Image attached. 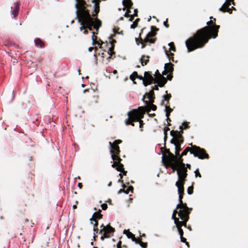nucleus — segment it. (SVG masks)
Segmentation results:
<instances>
[{
    "mask_svg": "<svg viewBox=\"0 0 248 248\" xmlns=\"http://www.w3.org/2000/svg\"><path fill=\"white\" fill-rule=\"evenodd\" d=\"M187 192L189 195H191L193 193V186H191L188 187Z\"/></svg>",
    "mask_w": 248,
    "mask_h": 248,
    "instance_id": "obj_46",
    "label": "nucleus"
},
{
    "mask_svg": "<svg viewBox=\"0 0 248 248\" xmlns=\"http://www.w3.org/2000/svg\"><path fill=\"white\" fill-rule=\"evenodd\" d=\"M192 210H186L183 211H179V217L182 220L180 221L179 219H175V224L176 226H180L182 228L183 226L187 228L186 223L189 219V214Z\"/></svg>",
    "mask_w": 248,
    "mask_h": 248,
    "instance_id": "obj_9",
    "label": "nucleus"
},
{
    "mask_svg": "<svg viewBox=\"0 0 248 248\" xmlns=\"http://www.w3.org/2000/svg\"><path fill=\"white\" fill-rule=\"evenodd\" d=\"M189 145H191L193 148V151H192V152H191V154H193L195 157H197L201 159L209 158V156L205 149L195 145H193L192 143H190Z\"/></svg>",
    "mask_w": 248,
    "mask_h": 248,
    "instance_id": "obj_10",
    "label": "nucleus"
},
{
    "mask_svg": "<svg viewBox=\"0 0 248 248\" xmlns=\"http://www.w3.org/2000/svg\"><path fill=\"white\" fill-rule=\"evenodd\" d=\"M78 22L81 25L80 30L81 31L84 30L83 33L85 34L88 33L87 29H89L90 31H93V29H94L97 31L102 26L101 21L96 17L95 19L92 17L91 21H88L87 19H81L80 21Z\"/></svg>",
    "mask_w": 248,
    "mask_h": 248,
    "instance_id": "obj_2",
    "label": "nucleus"
},
{
    "mask_svg": "<svg viewBox=\"0 0 248 248\" xmlns=\"http://www.w3.org/2000/svg\"><path fill=\"white\" fill-rule=\"evenodd\" d=\"M102 229L100 231V233L102 234L101 239L103 240L104 238H108L113 235L115 232V229L110 225L108 224L106 226L102 224L101 226Z\"/></svg>",
    "mask_w": 248,
    "mask_h": 248,
    "instance_id": "obj_12",
    "label": "nucleus"
},
{
    "mask_svg": "<svg viewBox=\"0 0 248 248\" xmlns=\"http://www.w3.org/2000/svg\"><path fill=\"white\" fill-rule=\"evenodd\" d=\"M189 127L188 123L184 122L183 123L182 125L179 127V129L183 130L184 129H186Z\"/></svg>",
    "mask_w": 248,
    "mask_h": 248,
    "instance_id": "obj_41",
    "label": "nucleus"
},
{
    "mask_svg": "<svg viewBox=\"0 0 248 248\" xmlns=\"http://www.w3.org/2000/svg\"><path fill=\"white\" fill-rule=\"evenodd\" d=\"M140 18H137L133 22V23L131 25L130 28L131 29H135L138 27V23L140 21Z\"/></svg>",
    "mask_w": 248,
    "mask_h": 248,
    "instance_id": "obj_39",
    "label": "nucleus"
},
{
    "mask_svg": "<svg viewBox=\"0 0 248 248\" xmlns=\"http://www.w3.org/2000/svg\"><path fill=\"white\" fill-rule=\"evenodd\" d=\"M124 233L125 234L128 238L131 239L133 241L135 242L136 241H137L138 238H136L135 235L130 232L128 230H124Z\"/></svg>",
    "mask_w": 248,
    "mask_h": 248,
    "instance_id": "obj_24",
    "label": "nucleus"
},
{
    "mask_svg": "<svg viewBox=\"0 0 248 248\" xmlns=\"http://www.w3.org/2000/svg\"><path fill=\"white\" fill-rule=\"evenodd\" d=\"M77 3L76 4L77 17L78 21L80 22L81 19H87L88 21L92 20V16L89 11L87 9V4L84 0H76Z\"/></svg>",
    "mask_w": 248,
    "mask_h": 248,
    "instance_id": "obj_3",
    "label": "nucleus"
},
{
    "mask_svg": "<svg viewBox=\"0 0 248 248\" xmlns=\"http://www.w3.org/2000/svg\"><path fill=\"white\" fill-rule=\"evenodd\" d=\"M101 210L100 209L99 210L98 212H95L91 218H90V221L95 220V219H101L103 217V215L101 214Z\"/></svg>",
    "mask_w": 248,
    "mask_h": 248,
    "instance_id": "obj_21",
    "label": "nucleus"
},
{
    "mask_svg": "<svg viewBox=\"0 0 248 248\" xmlns=\"http://www.w3.org/2000/svg\"><path fill=\"white\" fill-rule=\"evenodd\" d=\"M134 188L132 186H129L126 190L125 193L128 194L129 192L133 193Z\"/></svg>",
    "mask_w": 248,
    "mask_h": 248,
    "instance_id": "obj_45",
    "label": "nucleus"
},
{
    "mask_svg": "<svg viewBox=\"0 0 248 248\" xmlns=\"http://www.w3.org/2000/svg\"><path fill=\"white\" fill-rule=\"evenodd\" d=\"M164 25L166 28H169V25L168 24V19H167L164 22Z\"/></svg>",
    "mask_w": 248,
    "mask_h": 248,
    "instance_id": "obj_57",
    "label": "nucleus"
},
{
    "mask_svg": "<svg viewBox=\"0 0 248 248\" xmlns=\"http://www.w3.org/2000/svg\"><path fill=\"white\" fill-rule=\"evenodd\" d=\"M169 72L166 70L165 69V70H164L162 72V76L163 75H166L167 74V73H168Z\"/></svg>",
    "mask_w": 248,
    "mask_h": 248,
    "instance_id": "obj_63",
    "label": "nucleus"
},
{
    "mask_svg": "<svg viewBox=\"0 0 248 248\" xmlns=\"http://www.w3.org/2000/svg\"><path fill=\"white\" fill-rule=\"evenodd\" d=\"M92 33H93V35L92 36V41H93V45L97 44V45H98V46H99L100 47H101V46L103 44V42L101 40H99V41H97L96 40L97 37L95 35V32L94 31H93Z\"/></svg>",
    "mask_w": 248,
    "mask_h": 248,
    "instance_id": "obj_23",
    "label": "nucleus"
},
{
    "mask_svg": "<svg viewBox=\"0 0 248 248\" xmlns=\"http://www.w3.org/2000/svg\"><path fill=\"white\" fill-rule=\"evenodd\" d=\"M122 242L121 241H119L117 244V248H122Z\"/></svg>",
    "mask_w": 248,
    "mask_h": 248,
    "instance_id": "obj_56",
    "label": "nucleus"
},
{
    "mask_svg": "<svg viewBox=\"0 0 248 248\" xmlns=\"http://www.w3.org/2000/svg\"><path fill=\"white\" fill-rule=\"evenodd\" d=\"M165 53H166V55L168 57V58L169 59L170 61H172V62H174V57H173L174 54L173 53L170 52L169 51L166 50Z\"/></svg>",
    "mask_w": 248,
    "mask_h": 248,
    "instance_id": "obj_36",
    "label": "nucleus"
},
{
    "mask_svg": "<svg viewBox=\"0 0 248 248\" xmlns=\"http://www.w3.org/2000/svg\"><path fill=\"white\" fill-rule=\"evenodd\" d=\"M123 187V189H120V190L118 192V193L119 194H120L122 192H124L125 193V188L126 187V186L124 184H123L122 185Z\"/></svg>",
    "mask_w": 248,
    "mask_h": 248,
    "instance_id": "obj_50",
    "label": "nucleus"
},
{
    "mask_svg": "<svg viewBox=\"0 0 248 248\" xmlns=\"http://www.w3.org/2000/svg\"><path fill=\"white\" fill-rule=\"evenodd\" d=\"M167 93H168V91H166V93H167V94L166 95H164L163 96V98H164V99L165 101H167L166 105H169V100L170 99V98L171 97V94L170 93L168 94Z\"/></svg>",
    "mask_w": 248,
    "mask_h": 248,
    "instance_id": "obj_37",
    "label": "nucleus"
},
{
    "mask_svg": "<svg viewBox=\"0 0 248 248\" xmlns=\"http://www.w3.org/2000/svg\"><path fill=\"white\" fill-rule=\"evenodd\" d=\"M138 122H139L140 123V128L141 129V130H142V128L144 123H143V121L141 120V119H140Z\"/></svg>",
    "mask_w": 248,
    "mask_h": 248,
    "instance_id": "obj_52",
    "label": "nucleus"
},
{
    "mask_svg": "<svg viewBox=\"0 0 248 248\" xmlns=\"http://www.w3.org/2000/svg\"><path fill=\"white\" fill-rule=\"evenodd\" d=\"M119 30V28H118L117 29H114L113 30V32L115 34H116V33H119V31H118V30Z\"/></svg>",
    "mask_w": 248,
    "mask_h": 248,
    "instance_id": "obj_62",
    "label": "nucleus"
},
{
    "mask_svg": "<svg viewBox=\"0 0 248 248\" xmlns=\"http://www.w3.org/2000/svg\"><path fill=\"white\" fill-rule=\"evenodd\" d=\"M173 66L174 65L172 63L169 62L165 64L164 68L169 73H172L174 70Z\"/></svg>",
    "mask_w": 248,
    "mask_h": 248,
    "instance_id": "obj_28",
    "label": "nucleus"
},
{
    "mask_svg": "<svg viewBox=\"0 0 248 248\" xmlns=\"http://www.w3.org/2000/svg\"><path fill=\"white\" fill-rule=\"evenodd\" d=\"M136 244H139L143 248H147V243L143 242L141 241V239L140 238H138L137 241H135Z\"/></svg>",
    "mask_w": 248,
    "mask_h": 248,
    "instance_id": "obj_32",
    "label": "nucleus"
},
{
    "mask_svg": "<svg viewBox=\"0 0 248 248\" xmlns=\"http://www.w3.org/2000/svg\"><path fill=\"white\" fill-rule=\"evenodd\" d=\"M184 142V138L182 139H179L177 140H176V142L174 143H172L173 144H180L181 145Z\"/></svg>",
    "mask_w": 248,
    "mask_h": 248,
    "instance_id": "obj_48",
    "label": "nucleus"
},
{
    "mask_svg": "<svg viewBox=\"0 0 248 248\" xmlns=\"http://www.w3.org/2000/svg\"><path fill=\"white\" fill-rule=\"evenodd\" d=\"M192 151H193V148L192 146L191 147H187L185 149L181 155L179 154L177 157L183 158L182 157L184 155H186L188 152L191 154V152H192Z\"/></svg>",
    "mask_w": 248,
    "mask_h": 248,
    "instance_id": "obj_25",
    "label": "nucleus"
},
{
    "mask_svg": "<svg viewBox=\"0 0 248 248\" xmlns=\"http://www.w3.org/2000/svg\"><path fill=\"white\" fill-rule=\"evenodd\" d=\"M145 95L143 96V100L144 102V103L146 104V106L143 107L144 108L145 112H149L151 110H153L154 111L156 110L157 109V107L153 104V103H149L147 101H144V99L145 98Z\"/></svg>",
    "mask_w": 248,
    "mask_h": 248,
    "instance_id": "obj_18",
    "label": "nucleus"
},
{
    "mask_svg": "<svg viewBox=\"0 0 248 248\" xmlns=\"http://www.w3.org/2000/svg\"><path fill=\"white\" fill-rule=\"evenodd\" d=\"M168 45L170 46V51L171 50L173 52H176V49L173 42L170 43Z\"/></svg>",
    "mask_w": 248,
    "mask_h": 248,
    "instance_id": "obj_42",
    "label": "nucleus"
},
{
    "mask_svg": "<svg viewBox=\"0 0 248 248\" xmlns=\"http://www.w3.org/2000/svg\"><path fill=\"white\" fill-rule=\"evenodd\" d=\"M172 109L170 108L169 105H166L165 107V111H166V116L167 117V121H171V119L170 118V113L172 111Z\"/></svg>",
    "mask_w": 248,
    "mask_h": 248,
    "instance_id": "obj_26",
    "label": "nucleus"
},
{
    "mask_svg": "<svg viewBox=\"0 0 248 248\" xmlns=\"http://www.w3.org/2000/svg\"><path fill=\"white\" fill-rule=\"evenodd\" d=\"M131 13L130 9H127L126 12L125 13L124 16L126 17H130L129 20L132 21L133 20V15H130L129 13Z\"/></svg>",
    "mask_w": 248,
    "mask_h": 248,
    "instance_id": "obj_34",
    "label": "nucleus"
},
{
    "mask_svg": "<svg viewBox=\"0 0 248 248\" xmlns=\"http://www.w3.org/2000/svg\"><path fill=\"white\" fill-rule=\"evenodd\" d=\"M158 86V85H155L154 87L153 88V89L152 90H153V91H154V90L158 91L159 90Z\"/></svg>",
    "mask_w": 248,
    "mask_h": 248,
    "instance_id": "obj_59",
    "label": "nucleus"
},
{
    "mask_svg": "<svg viewBox=\"0 0 248 248\" xmlns=\"http://www.w3.org/2000/svg\"><path fill=\"white\" fill-rule=\"evenodd\" d=\"M137 78L136 77L135 75H133V73H132V75H130V78L131 80H132L133 81V83L134 84H136V82L135 81V79L136 78Z\"/></svg>",
    "mask_w": 248,
    "mask_h": 248,
    "instance_id": "obj_49",
    "label": "nucleus"
},
{
    "mask_svg": "<svg viewBox=\"0 0 248 248\" xmlns=\"http://www.w3.org/2000/svg\"><path fill=\"white\" fill-rule=\"evenodd\" d=\"M181 163V165L182 166V168L181 170H177V175L178 180L175 183V186L177 187H184V185L186 181V178L187 176V170L185 167V164L180 162Z\"/></svg>",
    "mask_w": 248,
    "mask_h": 248,
    "instance_id": "obj_7",
    "label": "nucleus"
},
{
    "mask_svg": "<svg viewBox=\"0 0 248 248\" xmlns=\"http://www.w3.org/2000/svg\"><path fill=\"white\" fill-rule=\"evenodd\" d=\"M93 221L95 222V223L94 224V227H97L98 225V222L97 219H95V220H93Z\"/></svg>",
    "mask_w": 248,
    "mask_h": 248,
    "instance_id": "obj_60",
    "label": "nucleus"
},
{
    "mask_svg": "<svg viewBox=\"0 0 248 248\" xmlns=\"http://www.w3.org/2000/svg\"><path fill=\"white\" fill-rule=\"evenodd\" d=\"M233 0H226L225 3H227V4H228V6H230L231 5V2H232V4L234 5Z\"/></svg>",
    "mask_w": 248,
    "mask_h": 248,
    "instance_id": "obj_53",
    "label": "nucleus"
},
{
    "mask_svg": "<svg viewBox=\"0 0 248 248\" xmlns=\"http://www.w3.org/2000/svg\"><path fill=\"white\" fill-rule=\"evenodd\" d=\"M145 114L144 108L143 107H140L136 109H133L128 112V118L125 121L126 125H131L134 126V122H138L140 119L143 118Z\"/></svg>",
    "mask_w": 248,
    "mask_h": 248,
    "instance_id": "obj_4",
    "label": "nucleus"
},
{
    "mask_svg": "<svg viewBox=\"0 0 248 248\" xmlns=\"http://www.w3.org/2000/svg\"><path fill=\"white\" fill-rule=\"evenodd\" d=\"M183 159L180 157H177L175 159H171L165 162H163L164 165L166 168L171 167L172 172H174L176 170H181L182 166L180 162L183 163Z\"/></svg>",
    "mask_w": 248,
    "mask_h": 248,
    "instance_id": "obj_8",
    "label": "nucleus"
},
{
    "mask_svg": "<svg viewBox=\"0 0 248 248\" xmlns=\"http://www.w3.org/2000/svg\"><path fill=\"white\" fill-rule=\"evenodd\" d=\"M134 13L133 14V17L134 16H138V9H135L134 11Z\"/></svg>",
    "mask_w": 248,
    "mask_h": 248,
    "instance_id": "obj_58",
    "label": "nucleus"
},
{
    "mask_svg": "<svg viewBox=\"0 0 248 248\" xmlns=\"http://www.w3.org/2000/svg\"><path fill=\"white\" fill-rule=\"evenodd\" d=\"M19 11V4L18 2L14 3V9L12 12V14L14 15V17L17 16Z\"/></svg>",
    "mask_w": 248,
    "mask_h": 248,
    "instance_id": "obj_30",
    "label": "nucleus"
},
{
    "mask_svg": "<svg viewBox=\"0 0 248 248\" xmlns=\"http://www.w3.org/2000/svg\"><path fill=\"white\" fill-rule=\"evenodd\" d=\"M232 8H234L233 7H232V8H230L228 4L224 3L221 7L220 8L219 10L224 13L228 12L231 13Z\"/></svg>",
    "mask_w": 248,
    "mask_h": 248,
    "instance_id": "obj_22",
    "label": "nucleus"
},
{
    "mask_svg": "<svg viewBox=\"0 0 248 248\" xmlns=\"http://www.w3.org/2000/svg\"><path fill=\"white\" fill-rule=\"evenodd\" d=\"M170 135L172 137V139L170 140V143L171 144L175 143L176 140L179 139L183 138V136L181 132L177 130H171L170 131Z\"/></svg>",
    "mask_w": 248,
    "mask_h": 248,
    "instance_id": "obj_17",
    "label": "nucleus"
},
{
    "mask_svg": "<svg viewBox=\"0 0 248 248\" xmlns=\"http://www.w3.org/2000/svg\"><path fill=\"white\" fill-rule=\"evenodd\" d=\"M164 148L165 149V152L163 154L162 162L177 158V156H175V155L171 153L169 149L166 148V144H164V147L161 148V150H162Z\"/></svg>",
    "mask_w": 248,
    "mask_h": 248,
    "instance_id": "obj_13",
    "label": "nucleus"
},
{
    "mask_svg": "<svg viewBox=\"0 0 248 248\" xmlns=\"http://www.w3.org/2000/svg\"><path fill=\"white\" fill-rule=\"evenodd\" d=\"M101 206L102 209L104 210H106L108 208V205L106 203L102 204Z\"/></svg>",
    "mask_w": 248,
    "mask_h": 248,
    "instance_id": "obj_54",
    "label": "nucleus"
},
{
    "mask_svg": "<svg viewBox=\"0 0 248 248\" xmlns=\"http://www.w3.org/2000/svg\"><path fill=\"white\" fill-rule=\"evenodd\" d=\"M100 2V0H94L93 2L94 3V13L92 15V17L93 19H95L97 16V15L100 11V6L99 2Z\"/></svg>",
    "mask_w": 248,
    "mask_h": 248,
    "instance_id": "obj_19",
    "label": "nucleus"
},
{
    "mask_svg": "<svg viewBox=\"0 0 248 248\" xmlns=\"http://www.w3.org/2000/svg\"><path fill=\"white\" fill-rule=\"evenodd\" d=\"M180 239H181V241L182 242L186 243V245H187L188 247H189V243L187 242H186V239L185 237H184L183 236H182V237H180Z\"/></svg>",
    "mask_w": 248,
    "mask_h": 248,
    "instance_id": "obj_47",
    "label": "nucleus"
},
{
    "mask_svg": "<svg viewBox=\"0 0 248 248\" xmlns=\"http://www.w3.org/2000/svg\"><path fill=\"white\" fill-rule=\"evenodd\" d=\"M170 130V128L168 127V126H165L163 129L164 130V144L165 145L166 144V142L167 140V138H168V131H169Z\"/></svg>",
    "mask_w": 248,
    "mask_h": 248,
    "instance_id": "obj_35",
    "label": "nucleus"
},
{
    "mask_svg": "<svg viewBox=\"0 0 248 248\" xmlns=\"http://www.w3.org/2000/svg\"><path fill=\"white\" fill-rule=\"evenodd\" d=\"M78 187L79 188H81L82 187V184L81 183H78Z\"/></svg>",
    "mask_w": 248,
    "mask_h": 248,
    "instance_id": "obj_64",
    "label": "nucleus"
},
{
    "mask_svg": "<svg viewBox=\"0 0 248 248\" xmlns=\"http://www.w3.org/2000/svg\"><path fill=\"white\" fill-rule=\"evenodd\" d=\"M195 176L196 177H201L202 176L199 172V170L198 169H197V170H196L195 171Z\"/></svg>",
    "mask_w": 248,
    "mask_h": 248,
    "instance_id": "obj_51",
    "label": "nucleus"
},
{
    "mask_svg": "<svg viewBox=\"0 0 248 248\" xmlns=\"http://www.w3.org/2000/svg\"><path fill=\"white\" fill-rule=\"evenodd\" d=\"M124 165L121 163V161H115L111 165V167L113 168H115L116 170L123 173V175H126L127 171L124 170Z\"/></svg>",
    "mask_w": 248,
    "mask_h": 248,
    "instance_id": "obj_16",
    "label": "nucleus"
},
{
    "mask_svg": "<svg viewBox=\"0 0 248 248\" xmlns=\"http://www.w3.org/2000/svg\"><path fill=\"white\" fill-rule=\"evenodd\" d=\"M144 75L145 78L144 86L146 87L149 85L154 83L155 78L151 74L150 72H145Z\"/></svg>",
    "mask_w": 248,
    "mask_h": 248,
    "instance_id": "obj_15",
    "label": "nucleus"
},
{
    "mask_svg": "<svg viewBox=\"0 0 248 248\" xmlns=\"http://www.w3.org/2000/svg\"><path fill=\"white\" fill-rule=\"evenodd\" d=\"M176 226L177 228V230H178V231L179 232L180 237L183 236L184 232H183V230L182 229V228L180 227V226Z\"/></svg>",
    "mask_w": 248,
    "mask_h": 248,
    "instance_id": "obj_44",
    "label": "nucleus"
},
{
    "mask_svg": "<svg viewBox=\"0 0 248 248\" xmlns=\"http://www.w3.org/2000/svg\"><path fill=\"white\" fill-rule=\"evenodd\" d=\"M177 209L176 208V209H175V210H174L173 211V214H172V219H173V220H174V222H175V218H176V219H179V218H178V217H176V215H177V214H178V215H179V211H178L177 210Z\"/></svg>",
    "mask_w": 248,
    "mask_h": 248,
    "instance_id": "obj_43",
    "label": "nucleus"
},
{
    "mask_svg": "<svg viewBox=\"0 0 248 248\" xmlns=\"http://www.w3.org/2000/svg\"><path fill=\"white\" fill-rule=\"evenodd\" d=\"M150 57L149 56L142 55L140 59V62L142 66L147 64L149 61Z\"/></svg>",
    "mask_w": 248,
    "mask_h": 248,
    "instance_id": "obj_29",
    "label": "nucleus"
},
{
    "mask_svg": "<svg viewBox=\"0 0 248 248\" xmlns=\"http://www.w3.org/2000/svg\"><path fill=\"white\" fill-rule=\"evenodd\" d=\"M167 82V78L161 74H159L157 75L156 77H155L154 83H157L158 86L163 87L166 84Z\"/></svg>",
    "mask_w": 248,
    "mask_h": 248,
    "instance_id": "obj_14",
    "label": "nucleus"
},
{
    "mask_svg": "<svg viewBox=\"0 0 248 248\" xmlns=\"http://www.w3.org/2000/svg\"><path fill=\"white\" fill-rule=\"evenodd\" d=\"M133 75H135L136 77L140 79V80H142L143 81V85H144V83H145V78H144V77H142V76H140L138 75V73L136 71H134L133 72Z\"/></svg>",
    "mask_w": 248,
    "mask_h": 248,
    "instance_id": "obj_38",
    "label": "nucleus"
},
{
    "mask_svg": "<svg viewBox=\"0 0 248 248\" xmlns=\"http://www.w3.org/2000/svg\"><path fill=\"white\" fill-rule=\"evenodd\" d=\"M206 24L207 26L198 30L192 37L186 41L188 52L203 47L210 39L217 37L220 26L216 25L211 20L208 21Z\"/></svg>",
    "mask_w": 248,
    "mask_h": 248,
    "instance_id": "obj_1",
    "label": "nucleus"
},
{
    "mask_svg": "<svg viewBox=\"0 0 248 248\" xmlns=\"http://www.w3.org/2000/svg\"><path fill=\"white\" fill-rule=\"evenodd\" d=\"M146 95L148 99L150 100V102L154 103V99H155V95L154 91L151 90L148 93H146Z\"/></svg>",
    "mask_w": 248,
    "mask_h": 248,
    "instance_id": "obj_27",
    "label": "nucleus"
},
{
    "mask_svg": "<svg viewBox=\"0 0 248 248\" xmlns=\"http://www.w3.org/2000/svg\"><path fill=\"white\" fill-rule=\"evenodd\" d=\"M122 141L120 140H115L113 143L109 142L110 147V152L111 154V158L113 162L115 161H121L122 159L120 158V147L119 144L121 143Z\"/></svg>",
    "mask_w": 248,
    "mask_h": 248,
    "instance_id": "obj_5",
    "label": "nucleus"
},
{
    "mask_svg": "<svg viewBox=\"0 0 248 248\" xmlns=\"http://www.w3.org/2000/svg\"><path fill=\"white\" fill-rule=\"evenodd\" d=\"M123 4L124 6L123 10H125L126 8L131 9L133 6V2L131 0H123Z\"/></svg>",
    "mask_w": 248,
    "mask_h": 248,
    "instance_id": "obj_20",
    "label": "nucleus"
},
{
    "mask_svg": "<svg viewBox=\"0 0 248 248\" xmlns=\"http://www.w3.org/2000/svg\"><path fill=\"white\" fill-rule=\"evenodd\" d=\"M34 43L36 46H37L40 47L41 48L44 47L45 44L40 38H36L34 40Z\"/></svg>",
    "mask_w": 248,
    "mask_h": 248,
    "instance_id": "obj_31",
    "label": "nucleus"
},
{
    "mask_svg": "<svg viewBox=\"0 0 248 248\" xmlns=\"http://www.w3.org/2000/svg\"><path fill=\"white\" fill-rule=\"evenodd\" d=\"M114 46H112L111 47L109 48L108 53L110 55L108 58H110L111 56H112L113 54H115V52L114 51Z\"/></svg>",
    "mask_w": 248,
    "mask_h": 248,
    "instance_id": "obj_40",
    "label": "nucleus"
},
{
    "mask_svg": "<svg viewBox=\"0 0 248 248\" xmlns=\"http://www.w3.org/2000/svg\"><path fill=\"white\" fill-rule=\"evenodd\" d=\"M185 167L187 169L188 168L189 169H191V165L189 164H185Z\"/></svg>",
    "mask_w": 248,
    "mask_h": 248,
    "instance_id": "obj_61",
    "label": "nucleus"
},
{
    "mask_svg": "<svg viewBox=\"0 0 248 248\" xmlns=\"http://www.w3.org/2000/svg\"><path fill=\"white\" fill-rule=\"evenodd\" d=\"M142 31L143 30H142L141 31L140 33V38H136L135 41L137 45H139L140 44H141V48H144L146 46L147 43L154 44L155 43L156 39L153 38V37L156 35V33L151 31L147 34L146 38L144 39H143L141 37Z\"/></svg>",
    "mask_w": 248,
    "mask_h": 248,
    "instance_id": "obj_6",
    "label": "nucleus"
},
{
    "mask_svg": "<svg viewBox=\"0 0 248 248\" xmlns=\"http://www.w3.org/2000/svg\"><path fill=\"white\" fill-rule=\"evenodd\" d=\"M179 194V204L176 206L177 209H179V211L186 210H192V208H189L186 203H184L182 199L184 194V187H177Z\"/></svg>",
    "mask_w": 248,
    "mask_h": 248,
    "instance_id": "obj_11",
    "label": "nucleus"
},
{
    "mask_svg": "<svg viewBox=\"0 0 248 248\" xmlns=\"http://www.w3.org/2000/svg\"><path fill=\"white\" fill-rule=\"evenodd\" d=\"M173 78L172 73H169V74L167 76V79L169 80H171Z\"/></svg>",
    "mask_w": 248,
    "mask_h": 248,
    "instance_id": "obj_55",
    "label": "nucleus"
},
{
    "mask_svg": "<svg viewBox=\"0 0 248 248\" xmlns=\"http://www.w3.org/2000/svg\"><path fill=\"white\" fill-rule=\"evenodd\" d=\"M174 145L175 146V156H178L179 155V153H180V151H181L182 149L181 147V145H180V144H174Z\"/></svg>",
    "mask_w": 248,
    "mask_h": 248,
    "instance_id": "obj_33",
    "label": "nucleus"
}]
</instances>
